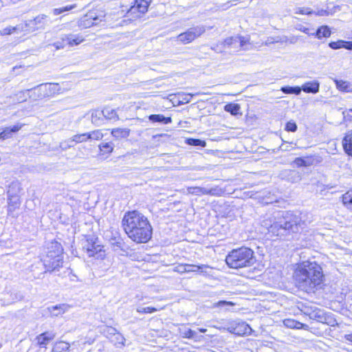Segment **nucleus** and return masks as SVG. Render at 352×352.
<instances>
[{
	"label": "nucleus",
	"instance_id": "72a5a7b5",
	"mask_svg": "<svg viewBox=\"0 0 352 352\" xmlns=\"http://www.w3.org/2000/svg\"><path fill=\"white\" fill-rule=\"evenodd\" d=\"M280 91L285 94H294L298 96L302 91L301 87L298 86H283Z\"/></svg>",
	"mask_w": 352,
	"mask_h": 352
},
{
	"label": "nucleus",
	"instance_id": "6ab92c4d",
	"mask_svg": "<svg viewBox=\"0 0 352 352\" xmlns=\"http://www.w3.org/2000/svg\"><path fill=\"white\" fill-rule=\"evenodd\" d=\"M248 39L243 36H236L226 38L224 41L225 45H234V47H242L246 43Z\"/></svg>",
	"mask_w": 352,
	"mask_h": 352
},
{
	"label": "nucleus",
	"instance_id": "603ef678",
	"mask_svg": "<svg viewBox=\"0 0 352 352\" xmlns=\"http://www.w3.org/2000/svg\"><path fill=\"white\" fill-rule=\"evenodd\" d=\"M318 307H316V306H306V305H305L303 307L302 311H303L304 314H305L306 316H309V318L310 315H311V312H314L315 309H316Z\"/></svg>",
	"mask_w": 352,
	"mask_h": 352
},
{
	"label": "nucleus",
	"instance_id": "f8f14e48",
	"mask_svg": "<svg viewBox=\"0 0 352 352\" xmlns=\"http://www.w3.org/2000/svg\"><path fill=\"white\" fill-rule=\"evenodd\" d=\"M228 331L236 336H249L253 331L250 326L245 322H239L234 325H232L228 329Z\"/></svg>",
	"mask_w": 352,
	"mask_h": 352
},
{
	"label": "nucleus",
	"instance_id": "052dcab7",
	"mask_svg": "<svg viewBox=\"0 0 352 352\" xmlns=\"http://www.w3.org/2000/svg\"><path fill=\"white\" fill-rule=\"evenodd\" d=\"M344 339L346 341L352 342V333H351L345 334L344 336Z\"/></svg>",
	"mask_w": 352,
	"mask_h": 352
},
{
	"label": "nucleus",
	"instance_id": "4be33fe9",
	"mask_svg": "<svg viewBox=\"0 0 352 352\" xmlns=\"http://www.w3.org/2000/svg\"><path fill=\"white\" fill-rule=\"evenodd\" d=\"M342 146L345 153L352 157V130L346 133L342 140Z\"/></svg>",
	"mask_w": 352,
	"mask_h": 352
},
{
	"label": "nucleus",
	"instance_id": "a19ab883",
	"mask_svg": "<svg viewBox=\"0 0 352 352\" xmlns=\"http://www.w3.org/2000/svg\"><path fill=\"white\" fill-rule=\"evenodd\" d=\"M180 334L183 338L192 339L195 338L196 332L191 329L184 327L180 329Z\"/></svg>",
	"mask_w": 352,
	"mask_h": 352
},
{
	"label": "nucleus",
	"instance_id": "a878e982",
	"mask_svg": "<svg viewBox=\"0 0 352 352\" xmlns=\"http://www.w3.org/2000/svg\"><path fill=\"white\" fill-rule=\"evenodd\" d=\"M329 47L332 50L344 48L349 50H352V41H347L344 40L331 41L329 43Z\"/></svg>",
	"mask_w": 352,
	"mask_h": 352
},
{
	"label": "nucleus",
	"instance_id": "6e6552de",
	"mask_svg": "<svg viewBox=\"0 0 352 352\" xmlns=\"http://www.w3.org/2000/svg\"><path fill=\"white\" fill-rule=\"evenodd\" d=\"M51 265H50V267L47 266V263L45 262H42L41 259L32 265L31 271L33 273L34 276L36 278H41V276L45 273H56L60 271V269L63 267V266H56V258H54L50 260Z\"/></svg>",
	"mask_w": 352,
	"mask_h": 352
},
{
	"label": "nucleus",
	"instance_id": "69168bd1",
	"mask_svg": "<svg viewBox=\"0 0 352 352\" xmlns=\"http://www.w3.org/2000/svg\"><path fill=\"white\" fill-rule=\"evenodd\" d=\"M78 344V342H73L72 344V346H77Z\"/></svg>",
	"mask_w": 352,
	"mask_h": 352
},
{
	"label": "nucleus",
	"instance_id": "e433bc0d",
	"mask_svg": "<svg viewBox=\"0 0 352 352\" xmlns=\"http://www.w3.org/2000/svg\"><path fill=\"white\" fill-rule=\"evenodd\" d=\"M342 202L348 209L352 210V189L342 195Z\"/></svg>",
	"mask_w": 352,
	"mask_h": 352
},
{
	"label": "nucleus",
	"instance_id": "0e129e2a",
	"mask_svg": "<svg viewBox=\"0 0 352 352\" xmlns=\"http://www.w3.org/2000/svg\"><path fill=\"white\" fill-rule=\"evenodd\" d=\"M198 331L201 333H206L207 329L204 328H198Z\"/></svg>",
	"mask_w": 352,
	"mask_h": 352
},
{
	"label": "nucleus",
	"instance_id": "a211bd4d",
	"mask_svg": "<svg viewBox=\"0 0 352 352\" xmlns=\"http://www.w3.org/2000/svg\"><path fill=\"white\" fill-rule=\"evenodd\" d=\"M210 267L207 265H192V264H184L182 265L180 268H183L182 272H199L200 274H206L205 269L209 268Z\"/></svg>",
	"mask_w": 352,
	"mask_h": 352
},
{
	"label": "nucleus",
	"instance_id": "39448f33",
	"mask_svg": "<svg viewBox=\"0 0 352 352\" xmlns=\"http://www.w3.org/2000/svg\"><path fill=\"white\" fill-rule=\"evenodd\" d=\"M60 86L58 83H42L33 88L21 91L23 98L21 101H25L27 98L33 100H41L45 98H50L58 94Z\"/></svg>",
	"mask_w": 352,
	"mask_h": 352
},
{
	"label": "nucleus",
	"instance_id": "bb28decb",
	"mask_svg": "<svg viewBox=\"0 0 352 352\" xmlns=\"http://www.w3.org/2000/svg\"><path fill=\"white\" fill-rule=\"evenodd\" d=\"M21 205L20 199L18 195H8V214H12V212L16 208H19Z\"/></svg>",
	"mask_w": 352,
	"mask_h": 352
},
{
	"label": "nucleus",
	"instance_id": "393cba45",
	"mask_svg": "<svg viewBox=\"0 0 352 352\" xmlns=\"http://www.w3.org/2000/svg\"><path fill=\"white\" fill-rule=\"evenodd\" d=\"M336 88L342 92L352 93V84L348 81L333 78Z\"/></svg>",
	"mask_w": 352,
	"mask_h": 352
},
{
	"label": "nucleus",
	"instance_id": "412c9836",
	"mask_svg": "<svg viewBox=\"0 0 352 352\" xmlns=\"http://www.w3.org/2000/svg\"><path fill=\"white\" fill-rule=\"evenodd\" d=\"M151 0H135L134 6L131 8L130 11L135 12L138 10L140 13L144 14L147 10L151 3Z\"/></svg>",
	"mask_w": 352,
	"mask_h": 352
},
{
	"label": "nucleus",
	"instance_id": "f257e3e1",
	"mask_svg": "<svg viewBox=\"0 0 352 352\" xmlns=\"http://www.w3.org/2000/svg\"><path fill=\"white\" fill-rule=\"evenodd\" d=\"M303 221L299 215L290 211H283L276 217L262 220L261 225L269 234L279 237H287L302 230Z\"/></svg>",
	"mask_w": 352,
	"mask_h": 352
},
{
	"label": "nucleus",
	"instance_id": "79ce46f5",
	"mask_svg": "<svg viewBox=\"0 0 352 352\" xmlns=\"http://www.w3.org/2000/svg\"><path fill=\"white\" fill-rule=\"evenodd\" d=\"M118 331L116 329L112 327H106L103 329V333L104 336L108 338L109 339H113V336H115L118 333Z\"/></svg>",
	"mask_w": 352,
	"mask_h": 352
},
{
	"label": "nucleus",
	"instance_id": "20e7f679",
	"mask_svg": "<svg viewBox=\"0 0 352 352\" xmlns=\"http://www.w3.org/2000/svg\"><path fill=\"white\" fill-rule=\"evenodd\" d=\"M256 261L254 251L245 246L232 250L226 257V264L233 269L251 267Z\"/></svg>",
	"mask_w": 352,
	"mask_h": 352
},
{
	"label": "nucleus",
	"instance_id": "13d9d810",
	"mask_svg": "<svg viewBox=\"0 0 352 352\" xmlns=\"http://www.w3.org/2000/svg\"><path fill=\"white\" fill-rule=\"evenodd\" d=\"M59 147L61 148V150L66 151L67 149L71 148L72 145L68 144L67 142L65 140L60 143Z\"/></svg>",
	"mask_w": 352,
	"mask_h": 352
},
{
	"label": "nucleus",
	"instance_id": "aec40b11",
	"mask_svg": "<svg viewBox=\"0 0 352 352\" xmlns=\"http://www.w3.org/2000/svg\"><path fill=\"white\" fill-rule=\"evenodd\" d=\"M148 120L152 123H157L162 125L168 124L172 122L170 116H165L162 114H151L148 116Z\"/></svg>",
	"mask_w": 352,
	"mask_h": 352
},
{
	"label": "nucleus",
	"instance_id": "c9c22d12",
	"mask_svg": "<svg viewBox=\"0 0 352 352\" xmlns=\"http://www.w3.org/2000/svg\"><path fill=\"white\" fill-rule=\"evenodd\" d=\"M241 107L237 103H228L224 106V111L230 113L232 116L239 114Z\"/></svg>",
	"mask_w": 352,
	"mask_h": 352
},
{
	"label": "nucleus",
	"instance_id": "7c9ffc66",
	"mask_svg": "<svg viewBox=\"0 0 352 352\" xmlns=\"http://www.w3.org/2000/svg\"><path fill=\"white\" fill-rule=\"evenodd\" d=\"M314 163V159L311 157H298L294 160L298 167H307L311 166Z\"/></svg>",
	"mask_w": 352,
	"mask_h": 352
},
{
	"label": "nucleus",
	"instance_id": "4d7b16f0",
	"mask_svg": "<svg viewBox=\"0 0 352 352\" xmlns=\"http://www.w3.org/2000/svg\"><path fill=\"white\" fill-rule=\"evenodd\" d=\"M227 305H234V303L230 301H226V300H219L217 303V306L218 307H224Z\"/></svg>",
	"mask_w": 352,
	"mask_h": 352
},
{
	"label": "nucleus",
	"instance_id": "680f3d73",
	"mask_svg": "<svg viewBox=\"0 0 352 352\" xmlns=\"http://www.w3.org/2000/svg\"><path fill=\"white\" fill-rule=\"evenodd\" d=\"M66 141L67 142L68 144H69V145L71 144L72 145V147L74 146V145L76 144L75 142V141L74 140V137L67 140Z\"/></svg>",
	"mask_w": 352,
	"mask_h": 352
},
{
	"label": "nucleus",
	"instance_id": "c03bdc74",
	"mask_svg": "<svg viewBox=\"0 0 352 352\" xmlns=\"http://www.w3.org/2000/svg\"><path fill=\"white\" fill-rule=\"evenodd\" d=\"M284 324L286 327L289 328H296L299 329L301 326H302V324L298 321H296L295 320H291L287 319L284 321Z\"/></svg>",
	"mask_w": 352,
	"mask_h": 352
},
{
	"label": "nucleus",
	"instance_id": "f3484780",
	"mask_svg": "<svg viewBox=\"0 0 352 352\" xmlns=\"http://www.w3.org/2000/svg\"><path fill=\"white\" fill-rule=\"evenodd\" d=\"M320 82L317 80L305 82L302 87V91L308 94H316L320 90Z\"/></svg>",
	"mask_w": 352,
	"mask_h": 352
},
{
	"label": "nucleus",
	"instance_id": "9b49d317",
	"mask_svg": "<svg viewBox=\"0 0 352 352\" xmlns=\"http://www.w3.org/2000/svg\"><path fill=\"white\" fill-rule=\"evenodd\" d=\"M109 244L113 252L122 256L128 254L129 247L120 234L111 236L109 239Z\"/></svg>",
	"mask_w": 352,
	"mask_h": 352
},
{
	"label": "nucleus",
	"instance_id": "3c124183",
	"mask_svg": "<svg viewBox=\"0 0 352 352\" xmlns=\"http://www.w3.org/2000/svg\"><path fill=\"white\" fill-rule=\"evenodd\" d=\"M192 98V94H183L179 95V98L182 99V100L179 101V103H188L190 102Z\"/></svg>",
	"mask_w": 352,
	"mask_h": 352
},
{
	"label": "nucleus",
	"instance_id": "9d476101",
	"mask_svg": "<svg viewBox=\"0 0 352 352\" xmlns=\"http://www.w3.org/2000/svg\"><path fill=\"white\" fill-rule=\"evenodd\" d=\"M309 318L316 322L334 326L336 320L332 317L331 313H327L324 309L317 308L314 312H311Z\"/></svg>",
	"mask_w": 352,
	"mask_h": 352
},
{
	"label": "nucleus",
	"instance_id": "b1692460",
	"mask_svg": "<svg viewBox=\"0 0 352 352\" xmlns=\"http://www.w3.org/2000/svg\"><path fill=\"white\" fill-rule=\"evenodd\" d=\"M105 16V14L103 11L98 10H93L89 11L86 15H85V19L83 21V22H86L88 21H99V22H102L103 20V18Z\"/></svg>",
	"mask_w": 352,
	"mask_h": 352
},
{
	"label": "nucleus",
	"instance_id": "5701e85b",
	"mask_svg": "<svg viewBox=\"0 0 352 352\" xmlns=\"http://www.w3.org/2000/svg\"><path fill=\"white\" fill-rule=\"evenodd\" d=\"M22 127V124L17 123L11 126H8L4 128L2 131H1V134L3 140L10 138L13 134L18 132Z\"/></svg>",
	"mask_w": 352,
	"mask_h": 352
},
{
	"label": "nucleus",
	"instance_id": "09e8293b",
	"mask_svg": "<svg viewBox=\"0 0 352 352\" xmlns=\"http://www.w3.org/2000/svg\"><path fill=\"white\" fill-rule=\"evenodd\" d=\"M73 137H74V140L75 141L76 143H81V142H84L89 140L87 133H84L82 134H77V135H74Z\"/></svg>",
	"mask_w": 352,
	"mask_h": 352
},
{
	"label": "nucleus",
	"instance_id": "5fc2aeb1",
	"mask_svg": "<svg viewBox=\"0 0 352 352\" xmlns=\"http://www.w3.org/2000/svg\"><path fill=\"white\" fill-rule=\"evenodd\" d=\"M216 188H207L201 187V195H215Z\"/></svg>",
	"mask_w": 352,
	"mask_h": 352
},
{
	"label": "nucleus",
	"instance_id": "774afa93",
	"mask_svg": "<svg viewBox=\"0 0 352 352\" xmlns=\"http://www.w3.org/2000/svg\"><path fill=\"white\" fill-rule=\"evenodd\" d=\"M280 150H282V151H287V150H288L287 147H285V148H283L282 147V146L280 147Z\"/></svg>",
	"mask_w": 352,
	"mask_h": 352
},
{
	"label": "nucleus",
	"instance_id": "37998d69",
	"mask_svg": "<svg viewBox=\"0 0 352 352\" xmlns=\"http://www.w3.org/2000/svg\"><path fill=\"white\" fill-rule=\"evenodd\" d=\"M67 40H68V43L70 45H77L80 44V43H82L84 39L82 38V36H75V35H69L67 37Z\"/></svg>",
	"mask_w": 352,
	"mask_h": 352
},
{
	"label": "nucleus",
	"instance_id": "bf43d9fd",
	"mask_svg": "<svg viewBox=\"0 0 352 352\" xmlns=\"http://www.w3.org/2000/svg\"><path fill=\"white\" fill-rule=\"evenodd\" d=\"M47 18L48 16L45 14L38 15L34 19V22L37 23L41 22L42 20H47Z\"/></svg>",
	"mask_w": 352,
	"mask_h": 352
},
{
	"label": "nucleus",
	"instance_id": "864d4df0",
	"mask_svg": "<svg viewBox=\"0 0 352 352\" xmlns=\"http://www.w3.org/2000/svg\"><path fill=\"white\" fill-rule=\"evenodd\" d=\"M188 191L190 194L199 195H201V187H199V186L191 187L188 189Z\"/></svg>",
	"mask_w": 352,
	"mask_h": 352
},
{
	"label": "nucleus",
	"instance_id": "a18cd8bd",
	"mask_svg": "<svg viewBox=\"0 0 352 352\" xmlns=\"http://www.w3.org/2000/svg\"><path fill=\"white\" fill-rule=\"evenodd\" d=\"M298 129V126L295 121L291 120L288 121L285 126V130L287 132H296Z\"/></svg>",
	"mask_w": 352,
	"mask_h": 352
},
{
	"label": "nucleus",
	"instance_id": "c756f323",
	"mask_svg": "<svg viewBox=\"0 0 352 352\" xmlns=\"http://www.w3.org/2000/svg\"><path fill=\"white\" fill-rule=\"evenodd\" d=\"M91 122L96 126H100L104 124V116L102 111L94 110L91 112Z\"/></svg>",
	"mask_w": 352,
	"mask_h": 352
},
{
	"label": "nucleus",
	"instance_id": "423d86ee",
	"mask_svg": "<svg viewBox=\"0 0 352 352\" xmlns=\"http://www.w3.org/2000/svg\"><path fill=\"white\" fill-rule=\"evenodd\" d=\"M63 248L62 245L56 241H52L49 243L46 248L45 255L41 258L42 262L47 263V266L50 267V260L56 258V266H63Z\"/></svg>",
	"mask_w": 352,
	"mask_h": 352
},
{
	"label": "nucleus",
	"instance_id": "0eeeda50",
	"mask_svg": "<svg viewBox=\"0 0 352 352\" xmlns=\"http://www.w3.org/2000/svg\"><path fill=\"white\" fill-rule=\"evenodd\" d=\"M82 250L91 256L101 257L104 252L103 247L100 245L98 238L95 235H88L81 241Z\"/></svg>",
	"mask_w": 352,
	"mask_h": 352
},
{
	"label": "nucleus",
	"instance_id": "2eb2a0df",
	"mask_svg": "<svg viewBox=\"0 0 352 352\" xmlns=\"http://www.w3.org/2000/svg\"><path fill=\"white\" fill-rule=\"evenodd\" d=\"M296 14H300L302 15L307 16H327L329 15V11L324 9H318L313 10L310 8H299L298 10L296 12Z\"/></svg>",
	"mask_w": 352,
	"mask_h": 352
},
{
	"label": "nucleus",
	"instance_id": "6e6d98bb",
	"mask_svg": "<svg viewBox=\"0 0 352 352\" xmlns=\"http://www.w3.org/2000/svg\"><path fill=\"white\" fill-rule=\"evenodd\" d=\"M350 113H352V109H350L349 110H346V111H343L342 114H343L344 118L346 120L351 122L352 121V115Z\"/></svg>",
	"mask_w": 352,
	"mask_h": 352
},
{
	"label": "nucleus",
	"instance_id": "338daca9",
	"mask_svg": "<svg viewBox=\"0 0 352 352\" xmlns=\"http://www.w3.org/2000/svg\"><path fill=\"white\" fill-rule=\"evenodd\" d=\"M180 267H181V265H179V266L178 267V270H177V271H178V272H181V273H183V272H182V271H183V268H180Z\"/></svg>",
	"mask_w": 352,
	"mask_h": 352
},
{
	"label": "nucleus",
	"instance_id": "8fccbe9b",
	"mask_svg": "<svg viewBox=\"0 0 352 352\" xmlns=\"http://www.w3.org/2000/svg\"><path fill=\"white\" fill-rule=\"evenodd\" d=\"M112 342H115V344H121L122 346H124V342L125 341V338L124 336L119 332L113 336V338L111 339Z\"/></svg>",
	"mask_w": 352,
	"mask_h": 352
},
{
	"label": "nucleus",
	"instance_id": "2f4dec72",
	"mask_svg": "<svg viewBox=\"0 0 352 352\" xmlns=\"http://www.w3.org/2000/svg\"><path fill=\"white\" fill-rule=\"evenodd\" d=\"M71 345L64 341L56 342L52 347V352H67L69 350Z\"/></svg>",
	"mask_w": 352,
	"mask_h": 352
},
{
	"label": "nucleus",
	"instance_id": "cd10ccee",
	"mask_svg": "<svg viewBox=\"0 0 352 352\" xmlns=\"http://www.w3.org/2000/svg\"><path fill=\"white\" fill-rule=\"evenodd\" d=\"M115 145L112 142H102L99 144L100 155L108 157L114 149Z\"/></svg>",
	"mask_w": 352,
	"mask_h": 352
},
{
	"label": "nucleus",
	"instance_id": "58836bf2",
	"mask_svg": "<svg viewBox=\"0 0 352 352\" xmlns=\"http://www.w3.org/2000/svg\"><path fill=\"white\" fill-rule=\"evenodd\" d=\"M66 305L65 304L58 305L55 306H52L49 308L51 314L54 316H58L59 314H63L65 311Z\"/></svg>",
	"mask_w": 352,
	"mask_h": 352
},
{
	"label": "nucleus",
	"instance_id": "f03ea898",
	"mask_svg": "<svg viewBox=\"0 0 352 352\" xmlns=\"http://www.w3.org/2000/svg\"><path fill=\"white\" fill-rule=\"evenodd\" d=\"M122 226L128 237L137 243H145L153 235V228L142 213L133 210L124 213Z\"/></svg>",
	"mask_w": 352,
	"mask_h": 352
},
{
	"label": "nucleus",
	"instance_id": "de8ad7c7",
	"mask_svg": "<svg viewBox=\"0 0 352 352\" xmlns=\"http://www.w3.org/2000/svg\"><path fill=\"white\" fill-rule=\"evenodd\" d=\"M74 8H76L75 5L67 6H65V7L61 8L54 9L52 10V12H53L54 15H58V14H62V13H63L65 12L69 11V10H71L72 9H73Z\"/></svg>",
	"mask_w": 352,
	"mask_h": 352
},
{
	"label": "nucleus",
	"instance_id": "7ed1b4c3",
	"mask_svg": "<svg viewBox=\"0 0 352 352\" xmlns=\"http://www.w3.org/2000/svg\"><path fill=\"white\" fill-rule=\"evenodd\" d=\"M294 278L300 289L310 293L320 286L324 278L321 266L316 261H303L294 271Z\"/></svg>",
	"mask_w": 352,
	"mask_h": 352
},
{
	"label": "nucleus",
	"instance_id": "dca6fc26",
	"mask_svg": "<svg viewBox=\"0 0 352 352\" xmlns=\"http://www.w3.org/2000/svg\"><path fill=\"white\" fill-rule=\"evenodd\" d=\"M28 23H19L14 27L8 26L0 31L1 35H10L12 34H18L22 32L28 30Z\"/></svg>",
	"mask_w": 352,
	"mask_h": 352
},
{
	"label": "nucleus",
	"instance_id": "4468645a",
	"mask_svg": "<svg viewBox=\"0 0 352 352\" xmlns=\"http://www.w3.org/2000/svg\"><path fill=\"white\" fill-rule=\"evenodd\" d=\"M279 177L291 183H296L300 181L301 173L296 170L286 169L280 173Z\"/></svg>",
	"mask_w": 352,
	"mask_h": 352
},
{
	"label": "nucleus",
	"instance_id": "473e14b6",
	"mask_svg": "<svg viewBox=\"0 0 352 352\" xmlns=\"http://www.w3.org/2000/svg\"><path fill=\"white\" fill-rule=\"evenodd\" d=\"M331 33V30L327 25H322L318 28L316 32H313V34H315L314 36L318 39L329 37Z\"/></svg>",
	"mask_w": 352,
	"mask_h": 352
},
{
	"label": "nucleus",
	"instance_id": "ea45409f",
	"mask_svg": "<svg viewBox=\"0 0 352 352\" xmlns=\"http://www.w3.org/2000/svg\"><path fill=\"white\" fill-rule=\"evenodd\" d=\"M89 140H100L103 138V133L101 130H94L87 133Z\"/></svg>",
	"mask_w": 352,
	"mask_h": 352
},
{
	"label": "nucleus",
	"instance_id": "e2e57ef3",
	"mask_svg": "<svg viewBox=\"0 0 352 352\" xmlns=\"http://www.w3.org/2000/svg\"><path fill=\"white\" fill-rule=\"evenodd\" d=\"M302 31H303L305 33H306V34H309V35H314V34H313V32H311L309 28H304V29L302 30Z\"/></svg>",
	"mask_w": 352,
	"mask_h": 352
},
{
	"label": "nucleus",
	"instance_id": "1a4fd4ad",
	"mask_svg": "<svg viewBox=\"0 0 352 352\" xmlns=\"http://www.w3.org/2000/svg\"><path fill=\"white\" fill-rule=\"evenodd\" d=\"M205 32L204 25H197L190 28L185 32L178 35V40L182 43H189L196 38L200 36Z\"/></svg>",
	"mask_w": 352,
	"mask_h": 352
},
{
	"label": "nucleus",
	"instance_id": "ddd939ff",
	"mask_svg": "<svg viewBox=\"0 0 352 352\" xmlns=\"http://www.w3.org/2000/svg\"><path fill=\"white\" fill-rule=\"evenodd\" d=\"M54 331H47L38 335L35 340L40 348H47V345L56 337Z\"/></svg>",
	"mask_w": 352,
	"mask_h": 352
},
{
	"label": "nucleus",
	"instance_id": "49530a36",
	"mask_svg": "<svg viewBox=\"0 0 352 352\" xmlns=\"http://www.w3.org/2000/svg\"><path fill=\"white\" fill-rule=\"evenodd\" d=\"M157 309L153 307H138L136 309L137 312H138L140 314H152V313L157 311Z\"/></svg>",
	"mask_w": 352,
	"mask_h": 352
},
{
	"label": "nucleus",
	"instance_id": "c85d7f7f",
	"mask_svg": "<svg viewBox=\"0 0 352 352\" xmlns=\"http://www.w3.org/2000/svg\"><path fill=\"white\" fill-rule=\"evenodd\" d=\"M131 130L128 128H115L111 130V135L117 140L126 138L130 135Z\"/></svg>",
	"mask_w": 352,
	"mask_h": 352
},
{
	"label": "nucleus",
	"instance_id": "f704fd0d",
	"mask_svg": "<svg viewBox=\"0 0 352 352\" xmlns=\"http://www.w3.org/2000/svg\"><path fill=\"white\" fill-rule=\"evenodd\" d=\"M102 113L104 116V120H116L118 119V116L115 109H111L110 107H105L102 110Z\"/></svg>",
	"mask_w": 352,
	"mask_h": 352
},
{
	"label": "nucleus",
	"instance_id": "4c0bfd02",
	"mask_svg": "<svg viewBox=\"0 0 352 352\" xmlns=\"http://www.w3.org/2000/svg\"><path fill=\"white\" fill-rule=\"evenodd\" d=\"M186 143L190 146L198 147H205L206 146L205 140L197 138H187L186 140Z\"/></svg>",
	"mask_w": 352,
	"mask_h": 352
}]
</instances>
